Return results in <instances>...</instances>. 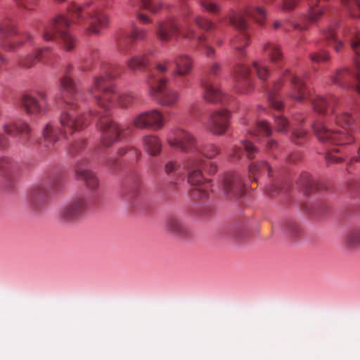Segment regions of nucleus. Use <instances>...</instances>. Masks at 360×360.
Here are the masks:
<instances>
[{
	"mask_svg": "<svg viewBox=\"0 0 360 360\" xmlns=\"http://www.w3.org/2000/svg\"><path fill=\"white\" fill-rule=\"evenodd\" d=\"M311 102L314 110L319 113H324L328 108L332 113L331 120L337 125V128H334L321 121L316 122L312 128L320 141L334 146H342L353 141V138L346 128L352 124L353 118L339 106L338 99L335 96L323 97L316 95L311 98Z\"/></svg>",
	"mask_w": 360,
	"mask_h": 360,
	"instance_id": "nucleus-1",
	"label": "nucleus"
},
{
	"mask_svg": "<svg viewBox=\"0 0 360 360\" xmlns=\"http://www.w3.org/2000/svg\"><path fill=\"white\" fill-rule=\"evenodd\" d=\"M122 68L109 63H103L100 72L95 76L92 85L88 89L89 94L93 97L97 105L104 112L115 106L127 108L136 101V96L131 92L118 93L110 84V81L121 75Z\"/></svg>",
	"mask_w": 360,
	"mask_h": 360,
	"instance_id": "nucleus-2",
	"label": "nucleus"
},
{
	"mask_svg": "<svg viewBox=\"0 0 360 360\" xmlns=\"http://www.w3.org/2000/svg\"><path fill=\"white\" fill-rule=\"evenodd\" d=\"M169 61L158 63L151 70L148 79L149 94L162 107L172 108L179 101L180 94L177 90L166 86L167 79L162 75L168 70Z\"/></svg>",
	"mask_w": 360,
	"mask_h": 360,
	"instance_id": "nucleus-3",
	"label": "nucleus"
},
{
	"mask_svg": "<svg viewBox=\"0 0 360 360\" xmlns=\"http://www.w3.org/2000/svg\"><path fill=\"white\" fill-rule=\"evenodd\" d=\"M66 111L60 116L61 129L58 130L51 124H47L42 131L44 140L49 143H54L59 139V136L66 137L68 134L82 130L89 123L84 115L79 113L78 106H67Z\"/></svg>",
	"mask_w": 360,
	"mask_h": 360,
	"instance_id": "nucleus-4",
	"label": "nucleus"
},
{
	"mask_svg": "<svg viewBox=\"0 0 360 360\" xmlns=\"http://www.w3.org/2000/svg\"><path fill=\"white\" fill-rule=\"evenodd\" d=\"M72 18H76L75 21H85L87 22L86 32L88 34H99L102 29L107 28L109 25V18L96 5L89 3L83 6L72 4L68 9Z\"/></svg>",
	"mask_w": 360,
	"mask_h": 360,
	"instance_id": "nucleus-5",
	"label": "nucleus"
},
{
	"mask_svg": "<svg viewBox=\"0 0 360 360\" xmlns=\"http://www.w3.org/2000/svg\"><path fill=\"white\" fill-rule=\"evenodd\" d=\"M252 17L260 25H264L266 12L262 7H257L254 9L247 8L243 11L234 12L229 16L230 23L236 27L240 33L232 40L231 44L235 49L238 51L243 50L250 42L249 34L246 32L248 27L247 17Z\"/></svg>",
	"mask_w": 360,
	"mask_h": 360,
	"instance_id": "nucleus-6",
	"label": "nucleus"
},
{
	"mask_svg": "<svg viewBox=\"0 0 360 360\" xmlns=\"http://www.w3.org/2000/svg\"><path fill=\"white\" fill-rule=\"evenodd\" d=\"M284 80H289L290 82L291 90L288 94V96L293 101L301 102L304 101L308 95L304 81L299 77L292 75L289 71H286L282 77L274 84L272 88L267 90L269 103L276 110H281L283 108V105L277 96L276 91L281 89Z\"/></svg>",
	"mask_w": 360,
	"mask_h": 360,
	"instance_id": "nucleus-7",
	"label": "nucleus"
},
{
	"mask_svg": "<svg viewBox=\"0 0 360 360\" xmlns=\"http://www.w3.org/2000/svg\"><path fill=\"white\" fill-rule=\"evenodd\" d=\"M18 34L17 25L11 17H4L0 21V46L6 51H14L26 43L31 46L35 44L34 37L29 33H25L13 38Z\"/></svg>",
	"mask_w": 360,
	"mask_h": 360,
	"instance_id": "nucleus-8",
	"label": "nucleus"
},
{
	"mask_svg": "<svg viewBox=\"0 0 360 360\" xmlns=\"http://www.w3.org/2000/svg\"><path fill=\"white\" fill-rule=\"evenodd\" d=\"M204 160L197 158H189L185 162V168L188 172V182L195 188L191 190V196L194 198H204L211 192L210 183H204L202 166Z\"/></svg>",
	"mask_w": 360,
	"mask_h": 360,
	"instance_id": "nucleus-9",
	"label": "nucleus"
},
{
	"mask_svg": "<svg viewBox=\"0 0 360 360\" xmlns=\"http://www.w3.org/2000/svg\"><path fill=\"white\" fill-rule=\"evenodd\" d=\"M70 25V20L64 15H58L53 22L46 25L42 32V38L46 41L55 39L56 33L60 36L63 45L66 51H72L77 44L76 38L72 35L68 29Z\"/></svg>",
	"mask_w": 360,
	"mask_h": 360,
	"instance_id": "nucleus-10",
	"label": "nucleus"
},
{
	"mask_svg": "<svg viewBox=\"0 0 360 360\" xmlns=\"http://www.w3.org/2000/svg\"><path fill=\"white\" fill-rule=\"evenodd\" d=\"M167 142L171 147L185 153L195 156L198 150H200V142L188 131L178 128L172 130L167 137Z\"/></svg>",
	"mask_w": 360,
	"mask_h": 360,
	"instance_id": "nucleus-11",
	"label": "nucleus"
},
{
	"mask_svg": "<svg viewBox=\"0 0 360 360\" xmlns=\"http://www.w3.org/2000/svg\"><path fill=\"white\" fill-rule=\"evenodd\" d=\"M97 127L101 132V143L105 147H111L124 136V129L108 117V114L100 115Z\"/></svg>",
	"mask_w": 360,
	"mask_h": 360,
	"instance_id": "nucleus-12",
	"label": "nucleus"
},
{
	"mask_svg": "<svg viewBox=\"0 0 360 360\" xmlns=\"http://www.w3.org/2000/svg\"><path fill=\"white\" fill-rule=\"evenodd\" d=\"M221 70L220 65L217 63H212L207 75L201 80V86L203 89V98L210 103H219L222 101L224 94L217 86L215 77Z\"/></svg>",
	"mask_w": 360,
	"mask_h": 360,
	"instance_id": "nucleus-13",
	"label": "nucleus"
},
{
	"mask_svg": "<svg viewBox=\"0 0 360 360\" xmlns=\"http://www.w3.org/2000/svg\"><path fill=\"white\" fill-rule=\"evenodd\" d=\"M72 70L71 65H67L64 76L60 79V86L63 89V98L67 106L73 108L78 106L81 101L86 100L85 95L77 90L75 82L70 76Z\"/></svg>",
	"mask_w": 360,
	"mask_h": 360,
	"instance_id": "nucleus-14",
	"label": "nucleus"
},
{
	"mask_svg": "<svg viewBox=\"0 0 360 360\" xmlns=\"http://www.w3.org/2000/svg\"><path fill=\"white\" fill-rule=\"evenodd\" d=\"M89 200L81 195L75 197L59 210V218L64 222H72L80 219L86 212Z\"/></svg>",
	"mask_w": 360,
	"mask_h": 360,
	"instance_id": "nucleus-15",
	"label": "nucleus"
},
{
	"mask_svg": "<svg viewBox=\"0 0 360 360\" xmlns=\"http://www.w3.org/2000/svg\"><path fill=\"white\" fill-rule=\"evenodd\" d=\"M132 124L139 129L158 131L165 125V117L160 110L155 109L144 111L134 117Z\"/></svg>",
	"mask_w": 360,
	"mask_h": 360,
	"instance_id": "nucleus-16",
	"label": "nucleus"
},
{
	"mask_svg": "<svg viewBox=\"0 0 360 360\" xmlns=\"http://www.w3.org/2000/svg\"><path fill=\"white\" fill-rule=\"evenodd\" d=\"M331 80L333 84L342 88L354 89L360 94V63H356L354 72L347 68L338 70L331 77Z\"/></svg>",
	"mask_w": 360,
	"mask_h": 360,
	"instance_id": "nucleus-17",
	"label": "nucleus"
},
{
	"mask_svg": "<svg viewBox=\"0 0 360 360\" xmlns=\"http://www.w3.org/2000/svg\"><path fill=\"white\" fill-rule=\"evenodd\" d=\"M230 116V112L226 110L213 111L204 126L212 134L221 136L226 133L229 127Z\"/></svg>",
	"mask_w": 360,
	"mask_h": 360,
	"instance_id": "nucleus-18",
	"label": "nucleus"
},
{
	"mask_svg": "<svg viewBox=\"0 0 360 360\" xmlns=\"http://www.w3.org/2000/svg\"><path fill=\"white\" fill-rule=\"evenodd\" d=\"M221 191L224 195L231 200H236L244 193V183L240 174H226L221 182Z\"/></svg>",
	"mask_w": 360,
	"mask_h": 360,
	"instance_id": "nucleus-19",
	"label": "nucleus"
},
{
	"mask_svg": "<svg viewBox=\"0 0 360 360\" xmlns=\"http://www.w3.org/2000/svg\"><path fill=\"white\" fill-rule=\"evenodd\" d=\"M309 6L308 18L316 22L321 18L325 9L319 6V0H307ZM300 0H282L281 9L284 12H291L295 9Z\"/></svg>",
	"mask_w": 360,
	"mask_h": 360,
	"instance_id": "nucleus-20",
	"label": "nucleus"
},
{
	"mask_svg": "<svg viewBox=\"0 0 360 360\" xmlns=\"http://www.w3.org/2000/svg\"><path fill=\"white\" fill-rule=\"evenodd\" d=\"M250 76V72L248 68L243 65L236 66L233 78L237 91L243 94H248L251 91L252 83Z\"/></svg>",
	"mask_w": 360,
	"mask_h": 360,
	"instance_id": "nucleus-21",
	"label": "nucleus"
},
{
	"mask_svg": "<svg viewBox=\"0 0 360 360\" xmlns=\"http://www.w3.org/2000/svg\"><path fill=\"white\" fill-rule=\"evenodd\" d=\"M180 29L176 22L172 19L160 22L155 29L157 37L163 42L176 38L180 34Z\"/></svg>",
	"mask_w": 360,
	"mask_h": 360,
	"instance_id": "nucleus-22",
	"label": "nucleus"
},
{
	"mask_svg": "<svg viewBox=\"0 0 360 360\" xmlns=\"http://www.w3.org/2000/svg\"><path fill=\"white\" fill-rule=\"evenodd\" d=\"M77 176L82 180L86 188L90 191H95L98 186V179L96 174L86 167V161L79 162L75 169Z\"/></svg>",
	"mask_w": 360,
	"mask_h": 360,
	"instance_id": "nucleus-23",
	"label": "nucleus"
},
{
	"mask_svg": "<svg viewBox=\"0 0 360 360\" xmlns=\"http://www.w3.org/2000/svg\"><path fill=\"white\" fill-rule=\"evenodd\" d=\"M49 189L44 186L34 187L30 193L29 202L33 210H39L43 208L48 201Z\"/></svg>",
	"mask_w": 360,
	"mask_h": 360,
	"instance_id": "nucleus-24",
	"label": "nucleus"
},
{
	"mask_svg": "<svg viewBox=\"0 0 360 360\" xmlns=\"http://www.w3.org/2000/svg\"><path fill=\"white\" fill-rule=\"evenodd\" d=\"M166 231L176 236H184L188 232V227L178 216L172 215L165 220Z\"/></svg>",
	"mask_w": 360,
	"mask_h": 360,
	"instance_id": "nucleus-25",
	"label": "nucleus"
},
{
	"mask_svg": "<svg viewBox=\"0 0 360 360\" xmlns=\"http://www.w3.org/2000/svg\"><path fill=\"white\" fill-rule=\"evenodd\" d=\"M147 35L146 30L134 27L129 36H120L117 39V44L121 52L125 53L128 48V44L131 41L143 39Z\"/></svg>",
	"mask_w": 360,
	"mask_h": 360,
	"instance_id": "nucleus-26",
	"label": "nucleus"
},
{
	"mask_svg": "<svg viewBox=\"0 0 360 360\" xmlns=\"http://www.w3.org/2000/svg\"><path fill=\"white\" fill-rule=\"evenodd\" d=\"M142 145L144 150L151 156H157L160 154L162 148L160 139L153 134L143 136L142 138Z\"/></svg>",
	"mask_w": 360,
	"mask_h": 360,
	"instance_id": "nucleus-27",
	"label": "nucleus"
},
{
	"mask_svg": "<svg viewBox=\"0 0 360 360\" xmlns=\"http://www.w3.org/2000/svg\"><path fill=\"white\" fill-rule=\"evenodd\" d=\"M263 50L271 63L280 66L284 61L281 46L273 41H268L263 46Z\"/></svg>",
	"mask_w": 360,
	"mask_h": 360,
	"instance_id": "nucleus-28",
	"label": "nucleus"
},
{
	"mask_svg": "<svg viewBox=\"0 0 360 360\" xmlns=\"http://www.w3.org/2000/svg\"><path fill=\"white\" fill-rule=\"evenodd\" d=\"M175 68L172 72L174 76L186 77L188 75L193 68V61L187 55H180L174 60Z\"/></svg>",
	"mask_w": 360,
	"mask_h": 360,
	"instance_id": "nucleus-29",
	"label": "nucleus"
},
{
	"mask_svg": "<svg viewBox=\"0 0 360 360\" xmlns=\"http://www.w3.org/2000/svg\"><path fill=\"white\" fill-rule=\"evenodd\" d=\"M21 105L28 114H38L43 111V104L30 94H25L21 98Z\"/></svg>",
	"mask_w": 360,
	"mask_h": 360,
	"instance_id": "nucleus-30",
	"label": "nucleus"
},
{
	"mask_svg": "<svg viewBox=\"0 0 360 360\" xmlns=\"http://www.w3.org/2000/svg\"><path fill=\"white\" fill-rule=\"evenodd\" d=\"M49 47H45L43 49H38L35 51L29 53L25 56H20L18 58V63L20 66L25 68H30L33 67L37 63H38L41 58V55L46 51L49 50Z\"/></svg>",
	"mask_w": 360,
	"mask_h": 360,
	"instance_id": "nucleus-31",
	"label": "nucleus"
},
{
	"mask_svg": "<svg viewBox=\"0 0 360 360\" xmlns=\"http://www.w3.org/2000/svg\"><path fill=\"white\" fill-rule=\"evenodd\" d=\"M4 131L8 135L15 136L20 134H28L31 129L30 126L24 122H10L3 126Z\"/></svg>",
	"mask_w": 360,
	"mask_h": 360,
	"instance_id": "nucleus-32",
	"label": "nucleus"
},
{
	"mask_svg": "<svg viewBox=\"0 0 360 360\" xmlns=\"http://www.w3.org/2000/svg\"><path fill=\"white\" fill-rule=\"evenodd\" d=\"M243 149L247 153L249 159H252L255 157V155L259 153V149L255 147L252 143L248 141H243L241 142V146H236L231 154V156L236 158H239L242 155Z\"/></svg>",
	"mask_w": 360,
	"mask_h": 360,
	"instance_id": "nucleus-33",
	"label": "nucleus"
},
{
	"mask_svg": "<svg viewBox=\"0 0 360 360\" xmlns=\"http://www.w3.org/2000/svg\"><path fill=\"white\" fill-rule=\"evenodd\" d=\"M268 172V175H271V169L268 163L265 161L253 162L249 165V175L254 181L257 180L259 175Z\"/></svg>",
	"mask_w": 360,
	"mask_h": 360,
	"instance_id": "nucleus-34",
	"label": "nucleus"
},
{
	"mask_svg": "<svg viewBox=\"0 0 360 360\" xmlns=\"http://www.w3.org/2000/svg\"><path fill=\"white\" fill-rule=\"evenodd\" d=\"M200 148H201L200 150H198L195 156H192L191 158H197L203 160L202 157H205L208 159H212L215 158L220 153V148L212 143L205 144L200 143Z\"/></svg>",
	"mask_w": 360,
	"mask_h": 360,
	"instance_id": "nucleus-35",
	"label": "nucleus"
},
{
	"mask_svg": "<svg viewBox=\"0 0 360 360\" xmlns=\"http://www.w3.org/2000/svg\"><path fill=\"white\" fill-rule=\"evenodd\" d=\"M342 34L345 38L349 39L352 51L360 56V37L358 32L352 28H344Z\"/></svg>",
	"mask_w": 360,
	"mask_h": 360,
	"instance_id": "nucleus-36",
	"label": "nucleus"
},
{
	"mask_svg": "<svg viewBox=\"0 0 360 360\" xmlns=\"http://www.w3.org/2000/svg\"><path fill=\"white\" fill-rule=\"evenodd\" d=\"M249 133L254 136L259 135L269 136L272 134V129L268 122L262 120L256 124L254 129L249 130Z\"/></svg>",
	"mask_w": 360,
	"mask_h": 360,
	"instance_id": "nucleus-37",
	"label": "nucleus"
},
{
	"mask_svg": "<svg viewBox=\"0 0 360 360\" xmlns=\"http://www.w3.org/2000/svg\"><path fill=\"white\" fill-rule=\"evenodd\" d=\"M18 169V164L14 160L2 157L0 158V172L4 174H9Z\"/></svg>",
	"mask_w": 360,
	"mask_h": 360,
	"instance_id": "nucleus-38",
	"label": "nucleus"
},
{
	"mask_svg": "<svg viewBox=\"0 0 360 360\" xmlns=\"http://www.w3.org/2000/svg\"><path fill=\"white\" fill-rule=\"evenodd\" d=\"M349 14L355 18H360V1L359 0H340Z\"/></svg>",
	"mask_w": 360,
	"mask_h": 360,
	"instance_id": "nucleus-39",
	"label": "nucleus"
},
{
	"mask_svg": "<svg viewBox=\"0 0 360 360\" xmlns=\"http://www.w3.org/2000/svg\"><path fill=\"white\" fill-rule=\"evenodd\" d=\"M323 36L328 41L332 43L333 48L336 52H340L343 46V42L336 37V32L334 27H330L323 32Z\"/></svg>",
	"mask_w": 360,
	"mask_h": 360,
	"instance_id": "nucleus-40",
	"label": "nucleus"
},
{
	"mask_svg": "<svg viewBox=\"0 0 360 360\" xmlns=\"http://www.w3.org/2000/svg\"><path fill=\"white\" fill-rule=\"evenodd\" d=\"M297 184L303 188L306 194L309 193L315 186L311 175L307 172L300 174Z\"/></svg>",
	"mask_w": 360,
	"mask_h": 360,
	"instance_id": "nucleus-41",
	"label": "nucleus"
},
{
	"mask_svg": "<svg viewBox=\"0 0 360 360\" xmlns=\"http://www.w3.org/2000/svg\"><path fill=\"white\" fill-rule=\"evenodd\" d=\"M252 68L259 79L264 81L269 77V70L263 61L253 62Z\"/></svg>",
	"mask_w": 360,
	"mask_h": 360,
	"instance_id": "nucleus-42",
	"label": "nucleus"
},
{
	"mask_svg": "<svg viewBox=\"0 0 360 360\" xmlns=\"http://www.w3.org/2000/svg\"><path fill=\"white\" fill-rule=\"evenodd\" d=\"M148 60L144 55L132 56L127 62V65L131 70L143 68L147 65Z\"/></svg>",
	"mask_w": 360,
	"mask_h": 360,
	"instance_id": "nucleus-43",
	"label": "nucleus"
},
{
	"mask_svg": "<svg viewBox=\"0 0 360 360\" xmlns=\"http://www.w3.org/2000/svg\"><path fill=\"white\" fill-rule=\"evenodd\" d=\"M274 126L278 132L285 134L288 131L290 124L286 117L277 115L274 117Z\"/></svg>",
	"mask_w": 360,
	"mask_h": 360,
	"instance_id": "nucleus-44",
	"label": "nucleus"
},
{
	"mask_svg": "<svg viewBox=\"0 0 360 360\" xmlns=\"http://www.w3.org/2000/svg\"><path fill=\"white\" fill-rule=\"evenodd\" d=\"M345 243L349 248H355L360 245V229L352 231L347 234Z\"/></svg>",
	"mask_w": 360,
	"mask_h": 360,
	"instance_id": "nucleus-45",
	"label": "nucleus"
},
{
	"mask_svg": "<svg viewBox=\"0 0 360 360\" xmlns=\"http://www.w3.org/2000/svg\"><path fill=\"white\" fill-rule=\"evenodd\" d=\"M309 58L314 63L326 62L330 59V55L328 51L321 49L311 53Z\"/></svg>",
	"mask_w": 360,
	"mask_h": 360,
	"instance_id": "nucleus-46",
	"label": "nucleus"
},
{
	"mask_svg": "<svg viewBox=\"0 0 360 360\" xmlns=\"http://www.w3.org/2000/svg\"><path fill=\"white\" fill-rule=\"evenodd\" d=\"M198 4L207 12L216 13L220 10V6L212 0H198Z\"/></svg>",
	"mask_w": 360,
	"mask_h": 360,
	"instance_id": "nucleus-47",
	"label": "nucleus"
},
{
	"mask_svg": "<svg viewBox=\"0 0 360 360\" xmlns=\"http://www.w3.org/2000/svg\"><path fill=\"white\" fill-rule=\"evenodd\" d=\"M141 4L143 8L153 13L158 12L162 8L161 4L154 0H141Z\"/></svg>",
	"mask_w": 360,
	"mask_h": 360,
	"instance_id": "nucleus-48",
	"label": "nucleus"
},
{
	"mask_svg": "<svg viewBox=\"0 0 360 360\" xmlns=\"http://www.w3.org/2000/svg\"><path fill=\"white\" fill-rule=\"evenodd\" d=\"M16 4L25 10L32 11L37 5L39 0H13Z\"/></svg>",
	"mask_w": 360,
	"mask_h": 360,
	"instance_id": "nucleus-49",
	"label": "nucleus"
},
{
	"mask_svg": "<svg viewBox=\"0 0 360 360\" xmlns=\"http://www.w3.org/2000/svg\"><path fill=\"white\" fill-rule=\"evenodd\" d=\"M196 25L201 29L208 31L212 30L214 25L208 19L202 17H197L195 18Z\"/></svg>",
	"mask_w": 360,
	"mask_h": 360,
	"instance_id": "nucleus-50",
	"label": "nucleus"
},
{
	"mask_svg": "<svg viewBox=\"0 0 360 360\" xmlns=\"http://www.w3.org/2000/svg\"><path fill=\"white\" fill-rule=\"evenodd\" d=\"M179 165L175 160L167 161L164 166V171L167 175H170L175 172L179 168Z\"/></svg>",
	"mask_w": 360,
	"mask_h": 360,
	"instance_id": "nucleus-51",
	"label": "nucleus"
},
{
	"mask_svg": "<svg viewBox=\"0 0 360 360\" xmlns=\"http://www.w3.org/2000/svg\"><path fill=\"white\" fill-rule=\"evenodd\" d=\"M307 134V131L302 129L294 128L292 131V140L298 143L299 140L303 139Z\"/></svg>",
	"mask_w": 360,
	"mask_h": 360,
	"instance_id": "nucleus-52",
	"label": "nucleus"
},
{
	"mask_svg": "<svg viewBox=\"0 0 360 360\" xmlns=\"http://www.w3.org/2000/svg\"><path fill=\"white\" fill-rule=\"evenodd\" d=\"M202 168L205 169V171L207 172L210 174H214L217 171V165L215 162H209L205 165V162L204 161V165L202 166Z\"/></svg>",
	"mask_w": 360,
	"mask_h": 360,
	"instance_id": "nucleus-53",
	"label": "nucleus"
},
{
	"mask_svg": "<svg viewBox=\"0 0 360 360\" xmlns=\"http://www.w3.org/2000/svg\"><path fill=\"white\" fill-rule=\"evenodd\" d=\"M84 143V140L79 139L76 141L75 143H72L69 148L70 153L72 155L75 154L77 151H78L82 148Z\"/></svg>",
	"mask_w": 360,
	"mask_h": 360,
	"instance_id": "nucleus-54",
	"label": "nucleus"
},
{
	"mask_svg": "<svg viewBox=\"0 0 360 360\" xmlns=\"http://www.w3.org/2000/svg\"><path fill=\"white\" fill-rule=\"evenodd\" d=\"M278 144L276 140L271 139L266 144L265 149L268 153H272L278 148Z\"/></svg>",
	"mask_w": 360,
	"mask_h": 360,
	"instance_id": "nucleus-55",
	"label": "nucleus"
},
{
	"mask_svg": "<svg viewBox=\"0 0 360 360\" xmlns=\"http://www.w3.org/2000/svg\"><path fill=\"white\" fill-rule=\"evenodd\" d=\"M127 151H133L136 156H139L141 155V152L134 148H127V147H124V148H120L118 151H117V154L119 156H123L124 155H125Z\"/></svg>",
	"mask_w": 360,
	"mask_h": 360,
	"instance_id": "nucleus-56",
	"label": "nucleus"
},
{
	"mask_svg": "<svg viewBox=\"0 0 360 360\" xmlns=\"http://www.w3.org/2000/svg\"><path fill=\"white\" fill-rule=\"evenodd\" d=\"M286 229L291 235L295 236L298 233L299 228L295 222L290 221L287 224Z\"/></svg>",
	"mask_w": 360,
	"mask_h": 360,
	"instance_id": "nucleus-57",
	"label": "nucleus"
},
{
	"mask_svg": "<svg viewBox=\"0 0 360 360\" xmlns=\"http://www.w3.org/2000/svg\"><path fill=\"white\" fill-rule=\"evenodd\" d=\"M106 164L109 169L114 171L117 170L120 167V162L117 159L110 158L107 161Z\"/></svg>",
	"mask_w": 360,
	"mask_h": 360,
	"instance_id": "nucleus-58",
	"label": "nucleus"
},
{
	"mask_svg": "<svg viewBox=\"0 0 360 360\" xmlns=\"http://www.w3.org/2000/svg\"><path fill=\"white\" fill-rule=\"evenodd\" d=\"M137 18L141 23L143 24H148L151 22L150 19L148 15L141 13H137Z\"/></svg>",
	"mask_w": 360,
	"mask_h": 360,
	"instance_id": "nucleus-59",
	"label": "nucleus"
},
{
	"mask_svg": "<svg viewBox=\"0 0 360 360\" xmlns=\"http://www.w3.org/2000/svg\"><path fill=\"white\" fill-rule=\"evenodd\" d=\"M326 160L328 162H340L342 161V159L341 158L335 157L330 153H327Z\"/></svg>",
	"mask_w": 360,
	"mask_h": 360,
	"instance_id": "nucleus-60",
	"label": "nucleus"
},
{
	"mask_svg": "<svg viewBox=\"0 0 360 360\" xmlns=\"http://www.w3.org/2000/svg\"><path fill=\"white\" fill-rule=\"evenodd\" d=\"M182 36L185 39H193L195 38V34L192 29H188L187 31L183 32Z\"/></svg>",
	"mask_w": 360,
	"mask_h": 360,
	"instance_id": "nucleus-61",
	"label": "nucleus"
},
{
	"mask_svg": "<svg viewBox=\"0 0 360 360\" xmlns=\"http://www.w3.org/2000/svg\"><path fill=\"white\" fill-rule=\"evenodd\" d=\"M205 54L207 56V57L208 58H211L214 55V49L213 48H212L211 46H206L205 47Z\"/></svg>",
	"mask_w": 360,
	"mask_h": 360,
	"instance_id": "nucleus-62",
	"label": "nucleus"
},
{
	"mask_svg": "<svg viewBox=\"0 0 360 360\" xmlns=\"http://www.w3.org/2000/svg\"><path fill=\"white\" fill-rule=\"evenodd\" d=\"M8 139L0 133V147H4L7 145Z\"/></svg>",
	"mask_w": 360,
	"mask_h": 360,
	"instance_id": "nucleus-63",
	"label": "nucleus"
},
{
	"mask_svg": "<svg viewBox=\"0 0 360 360\" xmlns=\"http://www.w3.org/2000/svg\"><path fill=\"white\" fill-rule=\"evenodd\" d=\"M38 96L39 98L41 100V104H45L46 103V95L44 92L43 91H40L38 93Z\"/></svg>",
	"mask_w": 360,
	"mask_h": 360,
	"instance_id": "nucleus-64",
	"label": "nucleus"
}]
</instances>
